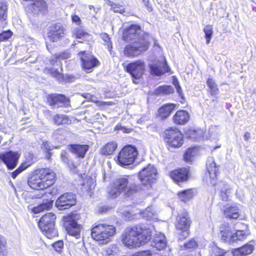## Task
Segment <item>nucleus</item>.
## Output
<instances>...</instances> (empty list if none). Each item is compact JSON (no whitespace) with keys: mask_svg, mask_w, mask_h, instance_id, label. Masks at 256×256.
<instances>
[{"mask_svg":"<svg viewBox=\"0 0 256 256\" xmlns=\"http://www.w3.org/2000/svg\"><path fill=\"white\" fill-rule=\"evenodd\" d=\"M150 74L156 76H160L170 70V68L166 60L158 61L150 64Z\"/></svg>","mask_w":256,"mask_h":256,"instance_id":"aec40b11","label":"nucleus"},{"mask_svg":"<svg viewBox=\"0 0 256 256\" xmlns=\"http://www.w3.org/2000/svg\"><path fill=\"white\" fill-rule=\"evenodd\" d=\"M54 124L56 125L67 124L68 119L67 116L63 114H56L53 116Z\"/></svg>","mask_w":256,"mask_h":256,"instance_id":"e433bc0d","label":"nucleus"},{"mask_svg":"<svg viewBox=\"0 0 256 256\" xmlns=\"http://www.w3.org/2000/svg\"><path fill=\"white\" fill-rule=\"evenodd\" d=\"M8 6L6 3H0V20H5L7 18Z\"/></svg>","mask_w":256,"mask_h":256,"instance_id":"a18cd8bd","label":"nucleus"},{"mask_svg":"<svg viewBox=\"0 0 256 256\" xmlns=\"http://www.w3.org/2000/svg\"><path fill=\"white\" fill-rule=\"evenodd\" d=\"M8 254L6 240L4 236L0 235V256H7Z\"/></svg>","mask_w":256,"mask_h":256,"instance_id":"f704fd0d","label":"nucleus"},{"mask_svg":"<svg viewBox=\"0 0 256 256\" xmlns=\"http://www.w3.org/2000/svg\"><path fill=\"white\" fill-rule=\"evenodd\" d=\"M140 184H136L131 176H123L117 178L114 186L109 192V196L112 198H116L123 192L128 196L142 190Z\"/></svg>","mask_w":256,"mask_h":256,"instance_id":"f03ea898","label":"nucleus"},{"mask_svg":"<svg viewBox=\"0 0 256 256\" xmlns=\"http://www.w3.org/2000/svg\"><path fill=\"white\" fill-rule=\"evenodd\" d=\"M101 38L106 42V44L108 46V49L112 48V43L110 42V38L107 34H101Z\"/></svg>","mask_w":256,"mask_h":256,"instance_id":"864d4df0","label":"nucleus"},{"mask_svg":"<svg viewBox=\"0 0 256 256\" xmlns=\"http://www.w3.org/2000/svg\"><path fill=\"white\" fill-rule=\"evenodd\" d=\"M72 20L73 22L77 23L78 24L80 22V17L76 15H74L72 16Z\"/></svg>","mask_w":256,"mask_h":256,"instance_id":"774afa93","label":"nucleus"},{"mask_svg":"<svg viewBox=\"0 0 256 256\" xmlns=\"http://www.w3.org/2000/svg\"><path fill=\"white\" fill-rule=\"evenodd\" d=\"M26 168L24 166H22V164L14 172L12 173V177L13 178H15L17 176L22 172V171L25 170Z\"/></svg>","mask_w":256,"mask_h":256,"instance_id":"6e6d98bb","label":"nucleus"},{"mask_svg":"<svg viewBox=\"0 0 256 256\" xmlns=\"http://www.w3.org/2000/svg\"><path fill=\"white\" fill-rule=\"evenodd\" d=\"M176 105L172 104H166L158 109V112L162 119L168 118L175 109Z\"/></svg>","mask_w":256,"mask_h":256,"instance_id":"a878e982","label":"nucleus"},{"mask_svg":"<svg viewBox=\"0 0 256 256\" xmlns=\"http://www.w3.org/2000/svg\"><path fill=\"white\" fill-rule=\"evenodd\" d=\"M26 160L22 164V166L26 168L30 166L36 161V158H34L32 152H28L25 156Z\"/></svg>","mask_w":256,"mask_h":256,"instance_id":"c9c22d12","label":"nucleus"},{"mask_svg":"<svg viewBox=\"0 0 256 256\" xmlns=\"http://www.w3.org/2000/svg\"><path fill=\"white\" fill-rule=\"evenodd\" d=\"M138 154L136 148L132 145L124 147L117 156V163L121 166H129L132 164Z\"/></svg>","mask_w":256,"mask_h":256,"instance_id":"6e6552de","label":"nucleus"},{"mask_svg":"<svg viewBox=\"0 0 256 256\" xmlns=\"http://www.w3.org/2000/svg\"><path fill=\"white\" fill-rule=\"evenodd\" d=\"M109 208H110L108 206H102L100 208L98 212L102 214L106 212L109 210Z\"/></svg>","mask_w":256,"mask_h":256,"instance_id":"69168bd1","label":"nucleus"},{"mask_svg":"<svg viewBox=\"0 0 256 256\" xmlns=\"http://www.w3.org/2000/svg\"><path fill=\"white\" fill-rule=\"evenodd\" d=\"M248 234V231L237 230L235 232L232 234V236L230 238V244L242 241L246 239Z\"/></svg>","mask_w":256,"mask_h":256,"instance_id":"bb28decb","label":"nucleus"},{"mask_svg":"<svg viewBox=\"0 0 256 256\" xmlns=\"http://www.w3.org/2000/svg\"><path fill=\"white\" fill-rule=\"evenodd\" d=\"M198 246L197 242L194 240L192 239L188 242L186 243L184 246V250H190L196 248Z\"/></svg>","mask_w":256,"mask_h":256,"instance_id":"09e8293b","label":"nucleus"},{"mask_svg":"<svg viewBox=\"0 0 256 256\" xmlns=\"http://www.w3.org/2000/svg\"><path fill=\"white\" fill-rule=\"evenodd\" d=\"M144 62L141 60L129 63L126 66V71L130 74L133 78V82L138 84V80L140 79L144 72Z\"/></svg>","mask_w":256,"mask_h":256,"instance_id":"ddd939ff","label":"nucleus"},{"mask_svg":"<svg viewBox=\"0 0 256 256\" xmlns=\"http://www.w3.org/2000/svg\"><path fill=\"white\" fill-rule=\"evenodd\" d=\"M52 206V200L46 198L44 200L43 202L37 206L32 208V212L34 214L40 213L44 210H48Z\"/></svg>","mask_w":256,"mask_h":256,"instance_id":"c85d7f7f","label":"nucleus"},{"mask_svg":"<svg viewBox=\"0 0 256 256\" xmlns=\"http://www.w3.org/2000/svg\"><path fill=\"white\" fill-rule=\"evenodd\" d=\"M12 32L10 30L3 32L0 34V43L2 41L8 40L12 36Z\"/></svg>","mask_w":256,"mask_h":256,"instance_id":"de8ad7c7","label":"nucleus"},{"mask_svg":"<svg viewBox=\"0 0 256 256\" xmlns=\"http://www.w3.org/2000/svg\"><path fill=\"white\" fill-rule=\"evenodd\" d=\"M19 156L16 152L11 150L0 154V160L4 162L7 168L12 170L17 165Z\"/></svg>","mask_w":256,"mask_h":256,"instance_id":"a211bd4d","label":"nucleus"},{"mask_svg":"<svg viewBox=\"0 0 256 256\" xmlns=\"http://www.w3.org/2000/svg\"><path fill=\"white\" fill-rule=\"evenodd\" d=\"M164 140L172 148H179L183 144V136L177 128H170L164 132Z\"/></svg>","mask_w":256,"mask_h":256,"instance_id":"f8f14e48","label":"nucleus"},{"mask_svg":"<svg viewBox=\"0 0 256 256\" xmlns=\"http://www.w3.org/2000/svg\"><path fill=\"white\" fill-rule=\"evenodd\" d=\"M47 103L52 108H66L70 106V100L64 94H51L47 97Z\"/></svg>","mask_w":256,"mask_h":256,"instance_id":"2eb2a0df","label":"nucleus"},{"mask_svg":"<svg viewBox=\"0 0 256 256\" xmlns=\"http://www.w3.org/2000/svg\"><path fill=\"white\" fill-rule=\"evenodd\" d=\"M172 178L179 184L180 182H184L188 180L189 170L186 168H181L175 170L170 172Z\"/></svg>","mask_w":256,"mask_h":256,"instance_id":"412c9836","label":"nucleus"},{"mask_svg":"<svg viewBox=\"0 0 256 256\" xmlns=\"http://www.w3.org/2000/svg\"><path fill=\"white\" fill-rule=\"evenodd\" d=\"M206 168L210 179V184L214 186H216L218 189L220 190L222 200L223 201H228L232 192V187L226 182H220L216 184V178L219 172L213 158L210 157L208 158Z\"/></svg>","mask_w":256,"mask_h":256,"instance_id":"20e7f679","label":"nucleus"},{"mask_svg":"<svg viewBox=\"0 0 256 256\" xmlns=\"http://www.w3.org/2000/svg\"><path fill=\"white\" fill-rule=\"evenodd\" d=\"M191 222L192 221L186 212L184 211L178 216L176 227L178 231L180 240H184L188 236Z\"/></svg>","mask_w":256,"mask_h":256,"instance_id":"9d476101","label":"nucleus"},{"mask_svg":"<svg viewBox=\"0 0 256 256\" xmlns=\"http://www.w3.org/2000/svg\"><path fill=\"white\" fill-rule=\"evenodd\" d=\"M30 12L34 15L44 14L47 11L46 3L44 0H36L28 5Z\"/></svg>","mask_w":256,"mask_h":256,"instance_id":"4be33fe9","label":"nucleus"},{"mask_svg":"<svg viewBox=\"0 0 256 256\" xmlns=\"http://www.w3.org/2000/svg\"><path fill=\"white\" fill-rule=\"evenodd\" d=\"M48 71L51 76L56 78L59 82H62L64 80V76L60 73L57 69L51 68L48 69Z\"/></svg>","mask_w":256,"mask_h":256,"instance_id":"79ce46f5","label":"nucleus"},{"mask_svg":"<svg viewBox=\"0 0 256 256\" xmlns=\"http://www.w3.org/2000/svg\"><path fill=\"white\" fill-rule=\"evenodd\" d=\"M116 234V228L112 225L106 224H95L91 230L92 238L99 241L101 244L109 242Z\"/></svg>","mask_w":256,"mask_h":256,"instance_id":"39448f33","label":"nucleus"},{"mask_svg":"<svg viewBox=\"0 0 256 256\" xmlns=\"http://www.w3.org/2000/svg\"><path fill=\"white\" fill-rule=\"evenodd\" d=\"M69 150L75 154L77 158H83L89 150L88 144H71L68 146Z\"/></svg>","mask_w":256,"mask_h":256,"instance_id":"5701e85b","label":"nucleus"},{"mask_svg":"<svg viewBox=\"0 0 256 256\" xmlns=\"http://www.w3.org/2000/svg\"><path fill=\"white\" fill-rule=\"evenodd\" d=\"M76 203V194L72 192H66L61 195L56 200L55 204L59 210L69 208Z\"/></svg>","mask_w":256,"mask_h":256,"instance_id":"dca6fc26","label":"nucleus"},{"mask_svg":"<svg viewBox=\"0 0 256 256\" xmlns=\"http://www.w3.org/2000/svg\"><path fill=\"white\" fill-rule=\"evenodd\" d=\"M112 8L115 12L122 13L124 12L122 6L116 4H112Z\"/></svg>","mask_w":256,"mask_h":256,"instance_id":"4d7b16f0","label":"nucleus"},{"mask_svg":"<svg viewBox=\"0 0 256 256\" xmlns=\"http://www.w3.org/2000/svg\"><path fill=\"white\" fill-rule=\"evenodd\" d=\"M42 191L38 192V194H35L32 196V199H37L40 198L44 196H46L47 194H50L51 195H54L56 194V192H54L53 191H46L44 192V190H42Z\"/></svg>","mask_w":256,"mask_h":256,"instance_id":"49530a36","label":"nucleus"},{"mask_svg":"<svg viewBox=\"0 0 256 256\" xmlns=\"http://www.w3.org/2000/svg\"><path fill=\"white\" fill-rule=\"evenodd\" d=\"M144 4L147 8L148 10L149 11L152 10V4H150V0H142Z\"/></svg>","mask_w":256,"mask_h":256,"instance_id":"680f3d73","label":"nucleus"},{"mask_svg":"<svg viewBox=\"0 0 256 256\" xmlns=\"http://www.w3.org/2000/svg\"><path fill=\"white\" fill-rule=\"evenodd\" d=\"M60 157L62 161L66 164L72 160L66 150H62L61 152Z\"/></svg>","mask_w":256,"mask_h":256,"instance_id":"8fccbe9b","label":"nucleus"},{"mask_svg":"<svg viewBox=\"0 0 256 256\" xmlns=\"http://www.w3.org/2000/svg\"><path fill=\"white\" fill-rule=\"evenodd\" d=\"M122 216L126 220H130L132 218V216L129 212L124 213Z\"/></svg>","mask_w":256,"mask_h":256,"instance_id":"0e129e2a","label":"nucleus"},{"mask_svg":"<svg viewBox=\"0 0 256 256\" xmlns=\"http://www.w3.org/2000/svg\"><path fill=\"white\" fill-rule=\"evenodd\" d=\"M66 165L68 166L72 172L74 174L78 173V170H77V166L72 160H71L70 162L66 164Z\"/></svg>","mask_w":256,"mask_h":256,"instance_id":"5fc2aeb1","label":"nucleus"},{"mask_svg":"<svg viewBox=\"0 0 256 256\" xmlns=\"http://www.w3.org/2000/svg\"><path fill=\"white\" fill-rule=\"evenodd\" d=\"M150 36L141 29L140 26L131 24L125 28L123 32L122 40L126 42H138L144 41V40H150Z\"/></svg>","mask_w":256,"mask_h":256,"instance_id":"0eeeda50","label":"nucleus"},{"mask_svg":"<svg viewBox=\"0 0 256 256\" xmlns=\"http://www.w3.org/2000/svg\"><path fill=\"white\" fill-rule=\"evenodd\" d=\"M55 174L48 168H41L28 180V185L32 189L44 190L54 182Z\"/></svg>","mask_w":256,"mask_h":256,"instance_id":"7ed1b4c3","label":"nucleus"},{"mask_svg":"<svg viewBox=\"0 0 256 256\" xmlns=\"http://www.w3.org/2000/svg\"><path fill=\"white\" fill-rule=\"evenodd\" d=\"M116 248L107 247L104 248L103 254L104 256H114L116 253Z\"/></svg>","mask_w":256,"mask_h":256,"instance_id":"3c124183","label":"nucleus"},{"mask_svg":"<svg viewBox=\"0 0 256 256\" xmlns=\"http://www.w3.org/2000/svg\"><path fill=\"white\" fill-rule=\"evenodd\" d=\"M150 40L132 42V44L126 46L124 48V54L128 57H136L146 51L149 47Z\"/></svg>","mask_w":256,"mask_h":256,"instance_id":"9b49d317","label":"nucleus"},{"mask_svg":"<svg viewBox=\"0 0 256 256\" xmlns=\"http://www.w3.org/2000/svg\"><path fill=\"white\" fill-rule=\"evenodd\" d=\"M176 88V92L178 94V95L180 96V98L182 100H184L185 98H184V94L182 93V89L180 86H178V87Z\"/></svg>","mask_w":256,"mask_h":256,"instance_id":"e2e57ef3","label":"nucleus"},{"mask_svg":"<svg viewBox=\"0 0 256 256\" xmlns=\"http://www.w3.org/2000/svg\"><path fill=\"white\" fill-rule=\"evenodd\" d=\"M190 116L188 112L184 110L178 111L173 118L174 123L178 124H186Z\"/></svg>","mask_w":256,"mask_h":256,"instance_id":"393cba45","label":"nucleus"},{"mask_svg":"<svg viewBox=\"0 0 256 256\" xmlns=\"http://www.w3.org/2000/svg\"><path fill=\"white\" fill-rule=\"evenodd\" d=\"M196 154L194 148H189L185 152L184 155V160L187 162H191Z\"/></svg>","mask_w":256,"mask_h":256,"instance_id":"58836bf2","label":"nucleus"},{"mask_svg":"<svg viewBox=\"0 0 256 256\" xmlns=\"http://www.w3.org/2000/svg\"><path fill=\"white\" fill-rule=\"evenodd\" d=\"M82 62V68L88 70L93 68L94 67L99 65L100 62L98 59L86 51L80 52L78 53Z\"/></svg>","mask_w":256,"mask_h":256,"instance_id":"f3484780","label":"nucleus"},{"mask_svg":"<svg viewBox=\"0 0 256 256\" xmlns=\"http://www.w3.org/2000/svg\"><path fill=\"white\" fill-rule=\"evenodd\" d=\"M224 214L226 217L230 218L236 219L238 218L239 210L236 206H226L224 210Z\"/></svg>","mask_w":256,"mask_h":256,"instance_id":"cd10ccee","label":"nucleus"},{"mask_svg":"<svg viewBox=\"0 0 256 256\" xmlns=\"http://www.w3.org/2000/svg\"><path fill=\"white\" fill-rule=\"evenodd\" d=\"M151 244L159 250H164L166 246V240L165 236L160 232L156 234Z\"/></svg>","mask_w":256,"mask_h":256,"instance_id":"b1692460","label":"nucleus"},{"mask_svg":"<svg viewBox=\"0 0 256 256\" xmlns=\"http://www.w3.org/2000/svg\"><path fill=\"white\" fill-rule=\"evenodd\" d=\"M152 229L145 224L128 228L123 234L122 242L130 248L139 247L152 239Z\"/></svg>","mask_w":256,"mask_h":256,"instance_id":"f257e3e1","label":"nucleus"},{"mask_svg":"<svg viewBox=\"0 0 256 256\" xmlns=\"http://www.w3.org/2000/svg\"><path fill=\"white\" fill-rule=\"evenodd\" d=\"M79 217V215L73 214L68 217L65 224L68 234L74 236L76 239L80 238V232L82 228L81 224H78L76 220V219H78Z\"/></svg>","mask_w":256,"mask_h":256,"instance_id":"4468645a","label":"nucleus"},{"mask_svg":"<svg viewBox=\"0 0 256 256\" xmlns=\"http://www.w3.org/2000/svg\"><path fill=\"white\" fill-rule=\"evenodd\" d=\"M140 216L146 220H151L154 218L156 214L152 206H148L140 212Z\"/></svg>","mask_w":256,"mask_h":256,"instance_id":"473e14b6","label":"nucleus"},{"mask_svg":"<svg viewBox=\"0 0 256 256\" xmlns=\"http://www.w3.org/2000/svg\"><path fill=\"white\" fill-rule=\"evenodd\" d=\"M70 57V54L67 52H62L60 54H58V56H56V58L58 59H62V60H64V59H67L68 58H69Z\"/></svg>","mask_w":256,"mask_h":256,"instance_id":"052dcab7","label":"nucleus"},{"mask_svg":"<svg viewBox=\"0 0 256 256\" xmlns=\"http://www.w3.org/2000/svg\"><path fill=\"white\" fill-rule=\"evenodd\" d=\"M76 78L74 75L68 74L64 76V80L66 82H72L76 80Z\"/></svg>","mask_w":256,"mask_h":256,"instance_id":"bf43d9fd","label":"nucleus"},{"mask_svg":"<svg viewBox=\"0 0 256 256\" xmlns=\"http://www.w3.org/2000/svg\"><path fill=\"white\" fill-rule=\"evenodd\" d=\"M214 252L215 256H224L226 253L224 250L218 247L214 248Z\"/></svg>","mask_w":256,"mask_h":256,"instance_id":"13d9d810","label":"nucleus"},{"mask_svg":"<svg viewBox=\"0 0 256 256\" xmlns=\"http://www.w3.org/2000/svg\"><path fill=\"white\" fill-rule=\"evenodd\" d=\"M220 235L222 240L230 243V238L232 236V232H231L228 229L220 230Z\"/></svg>","mask_w":256,"mask_h":256,"instance_id":"c03bdc74","label":"nucleus"},{"mask_svg":"<svg viewBox=\"0 0 256 256\" xmlns=\"http://www.w3.org/2000/svg\"><path fill=\"white\" fill-rule=\"evenodd\" d=\"M194 196L192 189L184 190L178 194L179 198L182 202H186L190 200Z\"/></svg>","mask_w":256,"mask_h":256,"instance_id":"7c9ffc66","label":"nucleus"},{"mask_svg":"<svg viewBox=\"0 0 256 256\" xmlns=\"http://www.w3.org/2000/svg\"><path fill=\"white\" fill-rule=\"evenodd\" d=\"M82 96L88 100H92L94 96L90 94L85 93L82 94Z\"/></svg>","mask_w":256,"mask_h":256,"instance_id":"338daca9","label":"nucleus"},{"mask_svg":"<svg viewBox=\"0 0 256 256\" xmlns=\"http://www.w3.org/2000/svg\"><path fill=\"white\" fill-rule=\"evenodd\" d=\"M206 84L210 88V93L212 96H216L219 93L217 84L213 80L212 78H208Z\"/></svg>","mask_w":256,"mask_h":256,"instance_id":"2f4dec72","label":"nucleus"},{"mask_svg":"<svg viewBox=\"0 0 256 256\" xmlns=\"http://www.w3.org/2000/svg\"><path fill=\"white\" fill-rule=\"evenodd\" d=\"M56 219V215L50 212L44 215L38 223L40 229L48 238L58 236V230L54 227Z\"/></svg>","mask_w":256,"mask_h":256,"instance_id":"423d86ee","label":"nucleus"},{"mask_svg":"<svg viewBox=\"0 0 256 256\" xmlns=\"http://www.w3.org/2000/svg\"><path fill=\"white\" fill-rule=\"evenodd\" d=\"M117 144L114 142H108L102 150L104 155H110L113 154L117 148Z\"/></svg>","mask_w":256,"mask_h":256,"instance_id":"c756f323","label":"nucleus"},{"mask_svg":"<svg viewBox=\"0 0 256 256\" xmlns=\"http://www.w3.org/2000/svg\"><path fill=\"white\" fill-rule=\"evenodd\" d=\"M64 35V28L60 24H54L48 28V37L52 42H58Z\"/></svg>","mask_w":256,"mask_h":256,"instance_id":"6ab92c4d","label":"nucleus"},{"mask_svg":"<svg viewBox=\"0 0 256 256\" xmlns=\"http://www.w3.org/2000/svg\"><path fill=\"white\" fill-rule=\"evenodd\" d=\"M174 88L170 86H159L156 90V93L158 94H168L173 93Z\"/></svg>","mask_w":256,"mask_h":256,"instance_id":"72a5a7b5","label":"nucleus"},{"mask_svg":"<svg viewBox=\"0 0 256 256\" xmlns=\"http://www.w3.org/2000/svg\"><path fill=\"white\" fill-rule=\"evenodd\" d=\"M206 38V43L208 44L210 42L213 34V28L211 25H207L204 28Z\"/></svg>","mask_w":256,"mask_h":256,"instance_id":"a19ab883","label":"nucleus"},{"mask_svg":"<svg viewBox=\"0 0 256 256\" xmlns=\"http://www.w3.org/2000/svg\"><path fill=\"white\" fill-rule=\"evenodd\" d=\"M73 34L76 36V38L82 40L87 38L89 35L88 32L80 28L74 29L73 32Z\"/></svg>","mask_w":256,"mask_h":256,"instance_id":"37998d69","label":"nucleus"},{"mask_svg":"<svg viewBox=\"0 0 256 256\" xmlns=\"http://www.w3.org/2000/svg\"><path fill=\"white\" fill-rule=\"evenodd\" d=\"M157 175V170L154 166L148 164L143 168L138 174V178L142 186V190L150 188L156 182Z\"/></svg>","mask_w":256,"mask_h":256,"instance_id":"1a4fd4ad","label":"nucleus"},{"mask_svg":"<svg viewBox=\"0 0 256 256\" xmlns=\"http://www.w3.org/2000/svg\"><path fill=\"white\" fill-rule=\"evenodd\" d=\"M254 250V246L251 244H246L242 248L238 249V252H239L242 256L250 254Z\"/></svg>","mask_w":256,"mask_h":256,"instance_id":"4c0bfd02","label":"nucleus"},{"mask_svg":"<svg viewBox=\"0 0 256 256\" xmlns=\"http://www.w3.org/2000/svg\"><path fill=\"white\" fill-rule=\"evenodd\" d=\"M56 251L60 252L64 248V242L62 240H58L52 244Z\"/></svg>","mask_w":256,"mask_h":256,"instance_id":"603ef678","label":"nucleus"},{"mask_svg":"<svg viewBox=\"0 0 256 256\" xmlns=\"http://www.w3.org/2000/svg\"><path fill=\"white\" fill-rule=\"evenodd\" d=\"M53 148V146L48 142L46 141L43 142L42 146V149L46 152V157L47 159L50 158L51 156L50 151Z\"/></svg>","mask_w":256,"mask_h":256,"instance_id":"ea45409f","label":"nucleus"}]
</instances>
